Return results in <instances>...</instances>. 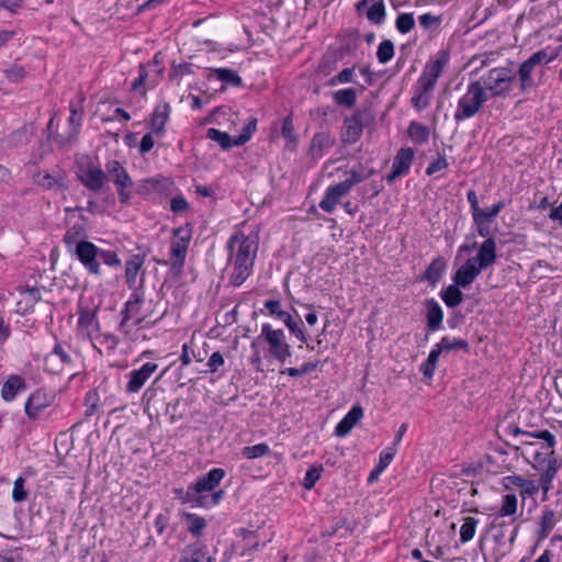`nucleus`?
<instances>
[{
  "label": "nucleus",
  "instance_id": "4d7b16f0",
  "mask_svg": "<svg viewBox=\"0 0 562 562\" xmlns=\"http://www.w3.org/2000/svg\"><path fill=\"white\" fill-rule=\"evenodd\" d=\"M437 80V78L428 75V72L423 71V74L420 75L416 82V91H422L424 93L429 94V92L434 90Z\"/></svg>",
  "mask_w": 562,
  "mask_h": 562
},
{
  "label": "nucleus",
  "instance_id": "72a5a7b5",
  "mask_svg": "<svg viewBox=\"0 0 562 562\" xmlns=\"http://www.w3.org/2000/svg\"><path fill=\"white\" fill-rule=\"evenodd\" d=\"M172 233H173L175 239L171 241V247L172 248H181V249L188 251L189 244H190L191 236H192V231L189 227V225H187L186 227H182V226L177 227L173 229Z\"/></svg>",
  "mask_w": 562,
  "mask_h": 562
},
{
  "label": "nucleus",
  "instance_id": "dca6fc26",
  "mask_svg": "<svg viewBox=\"0 0 562 562\" xmlns=\"http://www.w3.org/2000/svg\"><path fill=\"white\" fill-rule=\"evenodd\" d=\"M35 127L32 123L23 124L18 130L10 133L4 139L3 143L9 148H16L29 144L34 136Z\"/></svg>",
  "mask_w": 562,
  "mask_h": 562
},
{
  "label": "nucleus",
  "instance_id": "a19ab883",
  "mask_svg": "<svg viewBox=\"0 0 562 562\" xmlns=\"http://www.w3.org/2000/svg\"><path fill=\"white\" fill-rule=\"evenodd\" d=\"M386 16L385 4L383 0H379L374 2L367 10V19L373 24L380 25L384 22Z\"/></svg>",
  "mask_w": 562,
  "mask_h": 562
},
{
  "label": "nucleus",
  "instance_id": "5fc2aeb1",
  "mask_svg": "<svg viewBox=\"0 0 562 562\" xmlns=\"http://www.w3.org/2000/svg\"><path fill=\"white\" fill-rule=\"evenodd\" d=\"M506 202L504 200L498 201L497 203L493 204L490 209L483 210L479 212V214H473V216H477L480 218H483L484 221L493 222L501 211L505 209Z\"/></svg>",
  "mask_w": 562,
  "mask_h": 562
},
{
  "label": "nucleus",
  "instance_id": "3c124183",
  "mask_svg": "<svg viewBox=\"0 0 562 562\" xmlns=\"http://www.w3.org/2000/svg\"><path fill=\"white\" fill-rule=\"evenodd\" d=\"M270 453V447L265 443H257L254 446H246L241 450V454L247 459H256Z\"/></svg>",
  "mask_w": 562,
  "mask_h": 562
},
{
  "label": "nucleus",
  "instance_id": "aec40b11",
  "mask_svg": "<svg viewBox=\"0 0 562 562\" xmlns=\"http://www.w3.org/2000/svg\"><path fill=\"white\" fill-rule=\"evenodd\" d=\"M542 461L547 462V468L541 473L539 483L543 492L547 493L552 486V481L561 467V462L557 459L554 451H551Z\"/></svg>",
  "mask_w": 562,
  "mask_h": 562
},
{
  "label": "nucleus",
  "instance_id": "ddd939ff",
  "mask_svg": "<svg viewBox=\"0 0 562 562\" xmlns=\"http://www.w3.org/2000/svg\"><path fill=\"white\" fill-rule=\"evenodd\" d=\"M139 252L133 254L125 262V280L126 284L131 290H135L138 272L143 269L146 260L147 252L142 250V247L137 248Z\"/></svg>",
  "mask_w": 562,
  "mask_h": 562
},
{
  "label": "nucleus",
  "instance_id": "13d9d810",
  "mask_svg": "<svg viewBox=\"0 0 562 562\" xmlns=\"http://www.w3.org/2000/svg\"><path fill=\"white\" fill-rule=\"evenodd\" d=\"M187 252V250H183L181 248L170 247V265L173 270L181 271L183 269Z\"/></svg>",
  "mask_w": 562,
  "mask_h": 562
},
{
  "label": "nucleus",
  "instance_id": "de8ad7c7",
  "mask_svg": "<svg viewBox=\"0 0 562 562\" xmlns=\"http://www.w3.org/2000/svg\"><path fill=\"white\" fill-rule=\"evenodd\" d=\"M318 364H319V361L304 362L300 368H293V367L285 368V369L281 370L280 373L288 374L289 376H292V378H299L304 374L311 373L312 371H315L317 369Z\"/></svg>",
  "mask_w": 562,
  "mask_h": 562
},
{
  "label": "nucleus",
  "instance_id": "cd10ccee",
  "mask_svg": "<svg viewBox=\"0 0 562 562\" xmlns=\"http://www.w3.org/2000/svg\"><path fill=\"white\" fill-rule=\"evenodd\" d=\"M168 180L166 178H146L143 179L137 188L136 193L139 195H148L151 192H160L166 188Z\"/></svg>",
  "mask_w": 562,
  "mask_h": 562
},
{
  "label": "nucleus",
  "instance_id": "b1692460",
  "mask_svg": "<svg viewBox=\"0 0 562 562\" xmlns=\"http://www.w3.org/2000/svg\"><path fill=\"white\" fill-rule=\"evenodd\" d=\"M334 143L335 142L331 139L328 132L316 133L313 136L310 146V155L312 159H321L324 156L325 150L330 148Z\"/></svg>",
  "mask_w": 562,
  "mask_h": 562
},
{
  "label": "nucleus",
  "instance_id": "603ef678",
  "mask_svg": "<svg viewBox=\"0 0 562 562\" xmlns=\"http://www.w3.org/2000/svg\"><path fill=\"white\" fill-rule=\"evenodd\" d=\"M415 26V19L413 13H400L395 21V27L396 30L402 33L406 34L411 32Z\"/></svg>",
  "mask_w": 562,
  "mask_h": 562
},
{
  "label": "nucleus",
  "instance_id": "a211bd4d",
  "mask_svg": "<svg viewBox=\"0 0 562 562\" xmlns=\"http://www.w3.org/2000/svg\"><path fill=\"white\" fill-rule=\"evenodd\" d=\"M170 105L165 102L158 104L150 115L149 127L151 133L156 135H162L165 133V126L169 120Z\"/></svg>",
  "mask_w": 562,
  "mask_h": 562
},
{
  "label": "nucleus",
  "instance_id": "f704fd0d",
  "mask_svg": "<svg viewBox=\"0 0 562 562\" xmlns=\"http://www.w3.org/2000/svg\"><path fill=\"white\" fill-rule=\"evenodd\" d=\"M172 233H173L175 239L171 241V247L172 248H181V249L188 251L189 244H190L191 236H192V231L189 227V225H187L186 227H182V226L177 227L173 229Z\"/></svg>",
  "mask_w": 562,
  "mask_h": 562
},
{
  "label": "nucleus",
  "instance_id": "7c9ffc66",
  "mask_svg": "<svg viewBox=\"0 0 562 562\" xmlns=\"http://www.w3.org/2000/svg\"><path fill=\"white\" fill-rule=\"evenodd\" d=\"M233 271L229 276V284L240 286L252 273L254 267L240 263H232Z\"/></svg>",
  "mask_w": 562,
  "mask_h": 562
},
{
  "label": "nucleus",
  "instance_id": "7ed1b4c3",
  "mask_svg": "<svg viewBox=\"0 0 562 562\" xmlns=\"http://www.w3.org/2000/svg\"><path fill=\"white\" fill-rule=\"evenodd\" d=\"M228 251V262L240 263L254 267L258 244L243 232L233 234L226 245Z\"/></svg>",
  "mask_w": 562,
  "mask_h": 562
},
{
  "label": "nucleus",
  "instance_id": "0e129e2a",
  "mask_svg": "<svg viewBox=\"0 0 562 562\" xmlns=\"http://www.w3.org/2000/svg\"><path fill=\"white\" fill-rule=\"evenodd\" d=\"M397 452V448L395 447H387L385 450H383L381 453H380V457H379V462H378V471H384L389 464L392 462V460L394 459L395 454Z\"/></svg>",
  "mask_w": 562,
  "mask_h": 562
},
{
  "label": "nucleus",
  "instance_id": "393cba45",
  "mask_svg": "<svg viewBox=\"0 0 562 562\" xmlns=\"http://www.w3.org/2000/svg\"><path fill=\"white\" fill-rule=\"evenodd\" d=\"M18 291L20 294L25 296L24 301L18 302V311L22 308V314L32 311L34 305L42 300L41 288L24 285L19 286Z\"/></svg>",
  "mask_w": 562,
  "mask_h": 562
},
{
  "label": "nucleus",
  "instance_id": "680f3d73",
  "mask_svg": "<svg viewBox=\"0 0 562 562\" xmlns=\"http://www.w3.org/2000/svg\"><path fill=\"white\" fill-rule=\"evenodd\" d=\"M69 109H70V116L68 119V122L74 128L72 133L75 135H77L79 133V126L81 124L83 111H82V108L78 106L77 104H75L72 102H70Z\"/></svg>",
  "mask_w": 562,
  "mask_h": 562
},
{
  "label": "nucleus",
  "instance_id": "09e8293b",
  "mask_svg": "<svg viewBox=\"0 0 562 562\" xmlns=\"http://www.w3.org/2000/svg\"><path fill=\"white\" fill-rule=\"evenodd\" d=\"M477 519L473 517L464 518V521L460 528V541L462 543L469 542L475 535Z\"/></svg>",
  "mask_w": 562,
  "mask_h": 562
},
{
  "label": "nucleus",
  "instance_id": "f257e3e1",
  "mask_svg": "<svg viewBox=\"0 0 562 562\" xmlns=\"http://www.w3.org/2000/svg\"><path fill=\"white\" fill-rule=\"evenodd\" d=\"M82 267L92 276H101V262L110 268H120L121 259L115 250L103 249L94 245L92 241H86L78 245L71 254Z\"/></svg>",
  "mask_w": 562,
  "mask_h": 562
},
{
  "label": "nucleus",
  "instance_id": "6e6d98bb",
  "mask_svg": "<svg viewBox=\"0 0 562 562\" xmlns=\"http://www.w3.org/2000/svg\"><path fill=\"white\" fill-rule=\"evenodd\" d=\"M211 557H207L205 548H194L183 554L180 562H211Z\"/></svg>",
  "mask_w": 562,
  "mask_h": 562
},
{
  "label": "nucleus",
  "instance_id": "8fccbe9b",
  "mask_svg": "<svg viewBox=\"0 0 562 562\" xmlns=\"http://www.w3.org/2000/svg\"><path fill=\"white\" fill-rule=\"evenodd\" d=\"M394 56V44L391 40H383L376 50V58L380 64L389 63Z\"/></svg>",
  "mask_w": 562,
  "mask_h": 562
},
{
  "label": "nucleus",
  "instance_id": "2eb2a0df",
  "mask_svg": "<svg viewBox=\"0 0 562 562\" xmlns=\"http://www.w3.org/2000/svg\"><path fill=\"white\" fill-rule=\"evenodd\" d=\"M482 272L480 267L469 258L452 276V281L467 289Z\"/></svg>",
  "mask_w": 562,
  "mask_h": 562
},
{
  "label": "nucleus",
  "instance_id": "20e7f679",
  "mask_svg": "<svg viewBox=\"0 0 562 562\" xmlns=\"http://www.w3.org/2000/svg\"><path fill=\"white\" fill-rule=\"evenodd\" d=\"M373 121L369 109H356L350 116L342 122L340 140L345 145L356 144L362 136L363 128Z\"/></svg>",
  "mask_w": 562,
  "mask_h": 562
},
{
  "label": "nucleus",
  "instance_id": "58836bf2",
  "mask_svg": "<svg viewBox=\"0 0 562 562\" xmlns=\"http://www.w3.org/2000/svg\"><path fill=\"white\" fill-rule=\"evenodd\" d=\"M115 187L120 203L123 205L130 204L132 199V190L134 188L132 178L128 176L126 180H120L115 183Z\"/></svg>",
  "mask_w": 562,
  "mask_h": 562
},
{
  "label": "nucleus",
  "instance_id": "c85d7f7f",
  "mask_svg": "<svg viewBox=\"0 0 562 562\" xmlns=\"http://www.w3.org/2000/svg\"><path fill=\"white\" fill-rule=\"evenodd\" d=\"M429 127L419 122L412 121L408 125L407 135L415 145L426 144L429 139Z\"/></svg>",
  "mask_w": 562,
  "mask_h": 562
},
{
  "label": "nucleus",
  "instance_id": "a878e982",
  "mask_svg": "<svg viewBox=\"0 0 562 562\" xmlns=\"http://www.w3.org/2000/svg\"><path fill=\"white\" fill-rule=\"evenodd\" d=\"M461 289H463L461 285L453 282L440 291V297L447 307L456 308L463 302L464 295Z\"/></svg>",
  "mask_w": 562,
  "mask_h": 562
},
{
  "label": "nucleus",
  "instance_id": "37998d69",
  "mask_svg": "<svg viewBox=\"0 0 562 562\" xmlns=\"http://www.w3.org/2000/svg\"><path fill=\"white\" fill-rule=\"evenodd\" d=\"M258 120L256 117H250L248 122L243 126L239 135L235 137V146H243L247 142H249L252 137V134L257 130Z\"/></svg>",
  "mask_w": 562,
  "mask_h": 562
},
{
  "label": "nucleus",
  "instance_id": "bf43d9fd",
  "mask_svg": "<svg viewBox=\"0 0 562 562\" xmlns=\"http://www.w3.org/2000/svg\"><path fill=\"white\" fill-rule=\"evenodd\" d=\"M323 467H311L303 479V486L305 490H312L316 482L321 479Z\"/></svg>",
  "mask_w": 562,
  "mask_h": 562
},
{
  "label": "nucleus",
  "instance_id": "423d86ee",
  "mask_svg": "<svg viewBox=\"0 0 562 562\" xmlns=\"http://www.w3.org/2000/svg\"><path fill=\"white\" fill-rule=\"evenodd\" d=\"M261 337L269 345V353L273 359L284 362L291 357V346L285 341L283 329H274L270 324L265 323L261 326Z\"/></svg>",
  "mask_w": 562,
  "mask_h": 562
},
{
  "label": "nucleus",
  "instance_id": "4be33fe9",
  "mask_svg": "<svg viewBox=\"0 0 562 562\" xmlns=\"http://www.w3.org/2000/svg\"><path fill=\"white\" fill-rule=\"evenodd\" d=\"M26 389L24 378L18 374H11L4 381L1 387V397L5 402H12L16 395Z\"/></svg>",
  "mask_w": 562,
  "mask_h": 562
},
{
  "label": "nucleus",
  "instance_id": "69168bd1",
  "mask_svg": "<svg viewBox=\"0 0 562 562\" xmlns=\"http://www.w3.org/2000/svg\"><path fill=\"white\" fill-rule=\"evenodd\" d=\"M353 81V68H344L336 76L328 80V85L334 87L338 83H348Z\"/></svg>",
  "mask_w": 562,
  "mask_h": 562
},
{
  "label": "nucleus",
  "instance_id": "2f4dec72",
  "mask_svg": "<svg viewBox=\"0 0 562 562\" xmlns=\"http://www.w3.org/2000/svg\"><path fill=\"white\" fill-rule=\"evenodd\" d=\"M555 524V513L554 510L546 507L542 512V515L540 517L539 521V530H538V537L539 539H546L551 530L553 529Z\"/></svg>",
  "mask_w": 562,
  "mask_h": 562
},
{
  "label": "nucleus",
  "instance_id": "338daca9",
  "mask_svg": "<svg viewBox=\"0 0 562 562\" xmlns=\"http://www.w3.org/2000/svg\"><path fill=\"white\" fill-rule=\"evenodd\" d=\"M192 72V64L190 63H181L179 65L173 64L169 71V79L176 80L178 78H182L184 75Z\"/></svg>",
  "mask_w": 562,
  "mask_h": 562
},
{
  "label": "nucleus",
  "instance_id": "79ce46f5",
  "mask_svg": "<svg viewBox=\"0 0 562 562\" xmlns=\"http://www.w3.org/2000/svg\"><path fill=\"white\" fill-rule=\"evenodd\" d=\"M64 176H53L50 173H45L38 181L37 184L43 187L46 190H66L67 186L64 182Z\"/></svg>",
  "mask_w": 562,
  "mask_h": 562
},
{
  "label": "nucleus",
  "instance_id": "473e14b6",
  "mask_svg": "<svg viewBox=\"0 0 562 562\" xmlns=\"http://www.w3.org/2000/svg\"><path fill=\"white\" fill-rule=\"evenodd\" d=\"M104 172L106 173V180L110 178L114 184L120 180H126L130 176L122 164L115 159L109 160L105 164Z\"/></svg>",
  "mask_w": 562,
  "mask_h": 562
},
{
  "label": "nucleus",
  "instance_id": "f03ea898",
  "mask_svg": "<svg viewBox=\"0 0 562 562\" xmlns=\"http://www.w3.org/2000/svg\"><path fill=\"white\" fill-rule=\"evenodd\" d=\"M490 100V94L481 81H472L468 86V91L462 95L453 114L456 122H461L477 114L485 102Z\"/></svg>",
  "mask_w": 562,
  "mask_h": 562
},
{
  "label": "nucleus",
  "instance_id": "6e6552de",
  "mask_svg": "<svg viewBox=\"0 0 562 562\" xmlns=\"http://www.w3.org/2000/svg\"><path fill=\"white\" fill-rule=\"evenodd\" d=\"M414 156L415 151L412 147L401 148L393 159L390 173L385 176L386 181L389 183H393L398 178L408 175L414 160Z\"/></svg>",
  "mask_w": 562,
  "mask_h": 562
},
{
  "label": "nucleus",
  "instance_id": "9d476101",
  "mask_svg": "<svg viewBox=\"0 0 562 562\" xmlns=\"http://www.w3.org/2000/svg\"><path fill=\"white\" fill-rule=\"evenodd\" d=\"M79 180L90 191L99 192L106 181V173L90 161L85 168H81Z\"/></svg>",
  "mask_w": 562,
  "mask_h": 562
},
{
  "label": "nucleus",
  "instance_id": "864d4df0",
  "mask_svg": "<svg viewBox=\"0 0 562 562\" xmlns=\"http://www.w3.org/2000/svg\"><path fill=\"white\" fill-rule=\"evenodd\" d=\"M418 22L420 26L424 27L425 30L434 32L439 30L442 22V16L435 15L431 13H424L419 15Z\"/></svg>",
  "mask_w": 562,
  "mask_h": 562
},
{
  "label": "nucleus",
  "instance_id": "c03bdc74",
  "mask_svg": "<svg viewBox=\"0 0 562 562\" xmlns=\"http://www.w3.org/2000/svg\"><path fill=\"white\" fill-rule=\"evenodd\" d=\"M186 518L189 522L188 530L194 537H200L206 527V520L195 514L186 513Z\"/></svg>",
  "mask_w": 562,
  "mask_h": 562
},
{
  "label": "nucleus",
  "instance_id": "0eeeda50",
  "mask_svg": "<svg viewBox=\"0 0 562 562\" xmlns=\"http://www.w3.org/2000/svg\"><path fill=\"white\" fill-rule=\"evenodd\" d=\"M55 394L43 389L35 390L25 402V414L30 420H36L41 413L53 405Z\"/></svg>",
  "mask_w": 562,
  "mask_h": 562
},
{
  "label": "nucleus",
  "instance_id": "052dcab7",
  "mask_svg": "<svg viewBox=\"0 0 562 562\" xmlns=\"http://www.w3.org/2000/svg\"><path fill=\"white\" fill-rule=\"evenodd\" d=\"M25 482L26 481L23 476H19L13 483L12 499L15 503H22L27 498L29 493L24 488Z\"/></svg>",
  "mask_w": 562,
  "mask_h": 562
},
{
  "label": "nucleus",
  "instance_id": "49530a36",
  "mask_svg": "<svg viewBox=\"0 0 562 562\" xmlns=\"http://www.w3.org/2000/svg\"><path fill=\"white\" fill-rule=\"evenodd\" d=\"M517 512V497L515 494H506L503 496L502 507L496 516L499 517L512 516Z\"/></svg>",
  "mask_w": 562,
  "mask_h": 562
},
{
  "label": "nucleus",
  "instance_id": "774afa93",
  "mask_svg": "<svg viewBox=\"0 0 562 562\" xmlns=\"http://www.w3.org/2000/svg\"><path fill=\"white\" fill-rule=\"evenodd\" d=\"M555 58V55L549 56L546 49H540L533 53L528 59H526L531 66L536 67L542 63L549 64Z\"/></svg>",
  "mask_w": 562,
  "mask_h": 562
},
{
  "label": "nucleus",
  "instance_id": "4c0bfd02",
  "mask_svg": "<svg viewBox=\"0 0 562 562\" xmlns=\"http://www.w3.org/2000/svg\"><path fill=\"white\" fill-rule=\"evenodd\" d=\"M213 71L215 72L217 79L226 85H231L237 88L243 86L241 77L237 74V71L231 68H215Z\"/></svg>",
  "mask_w": 562,
  "mask_h": 562
},
{
  "label": "nucleus",
  "instance_id": "39448f33",
  "mask_svg": "<svg viewBox=\"0 0 562 562\" xmlns=\"http://www.w3.org/2000/svg\"><path fill=\"white\" fill-rule=\"evenodd\" d=\"M515 77L507 67L491 69L486 76L481 77L479 81L486 89L490 99L494 97H506L512 91V83Z\"/></svg>",
  "mask_w": 562,
  "mask_h": 562
},
{
  "label": "nucleus",
  "instance_id": "f3484780",
  "mask_svg": "<svg viewBox=\"0 0 562 562\" xmlns=\"http://www.w3.org/2000/svg\"><path fill=\"white\" fill-rule=\"evenodd\" d=\"M87 236V231L83 224L76 223L69 227L63 237L67 251L71 255L79 244L88 241Z\"/></svg>",
  "mask_w": 562,
  "mask_h": 562
},
{
  "label": "nucleus",
  "instance_id": "e2e57ef3",
  "mask_svg": "<svg viewBox=\"0 0 562 562\" xmlns=\"http://www.w3.org/2000/svg\"><path fill=\"white\" fill-rule=\"evenodd\" d=\"M347 173L350 176L348 179L344 180L347 186L352 189L353 186L362 182L366 180L364 178V168L361 164H359L357 167H353Z\"/></svg>",
  "mask_w": 562,
  "mask_h": 562
},
{
  "label": "nucleus",
  "instance_id": "bb28decb",
  "mask_svg": "<svg viewBox=\"0 0 562 562\" xmlns=\"http://www.w3.org/2000/svg\"><path fill=\"white\" fill-rule=\"evenodd\" d=\"M449 60L450 52L448 49H440L437 52L435 60L425 66L424 71L438 79Z\"/></svg>",
  "mask_w": 562,
  "mask_h": 562
},
{
  "label": "nucleus",
  "instance_id": "c9c22d12",
  "mask_svg": "<svg viewBox=\"0 0 562 562\" xmlns=\"http://www.w3.org/2000/svg\"><path fill=\"white\" fill-rule=\"evenodd\" d=\"M172 233H173L175 239L171 241V247L172 248H181V249L188 251L189 244H190L191 236H192V231L189 227V225H187L186 227H182V226L177 227L173 229Z\"/></svg>",
  "mask_w": 562,
  "mask_h": 562
},
{
  "label": "nucleus",
  "instance_id": "4468645a",
  "mask_svg": "<svg viewBox=\"0 0 562 562\" xmlns=\"http://www.w3.org/2000/svg\"><path fill=\"white\" fill-rule=\"evenodd\" d=\"M426 307V328L428 333H435L442 328L443 310L434 299H426L424 302Z\"/></svg>",
  "mask_w": 562,
  "mask_h": 562
},
{
  "label": "nucleus",
  "instance_id": "1a4fd4ad",
  "mask_svg": "<svg viewBox=\"0 0 562 562\" xmlns=\"http://www.w3.org/2000/svg\"><path fill=\"white\" fill-rule=\"evenodd\" d=\"M157 368L156 362H146L139 369L132 370L126 375L128 381L125 385V392L128 394L138 393Z\"/></svg>",
  "mask_w": 562,
  "mask_h": 562
},
{
  "label": "nucleus",
  "instance_id": "9b49d317",
  "mask_svg": "<svg viewBox=\"0 0 562 562\" xmlns=\"http://www.w3.org/2000/svg\"><path fill=\"white\" fill-rule=\"evenodd\" d=\"M144 278H142L138 288L133 290V293L131 294L128 301L124 304V307L121 312L122 321L119 326L121 330H125L127 322L139 313L140 305L144 303Z\"/></svg>",
  "mask_w": 562,
  "mask_h": 562
},
{
  "label": "nucleus",
  "instance_id": "f8f14e48",
  "mask_svg": "<svg viewBox=\"0 0 562 562\" xmlns=\"http://www.w3.org/2000/svg\"><path fill=\"white\" fill-rule=\"evenodd\" d=\"M496 249L495 239L493 237H488L481 244L476 256L471 257L470 259L483 271L495 263L497 258Z\"/></svg>",
  "mask_w": 562,
  "mask_h": 562
},
{
  "label": "nucleus",
  "instance_id": "5701e85b",
  "mask_svg": "<svg viewBox=\"0 0 562 562\" xmlns=\"http://www.w3.org/2000/svg\"><path fill=\"white\" fill-rule=\"evenodd\" d=\"M445 270L446 261L441 256H438L432 259L424 273L418 277V281H427L429 285L435 286L440 281Z\"/></svg>",
  "mask_w": 562,
  "mask_h": 562
},
{
  "label": "nucleus",
  "instance_id": "c756f323",
  "mask_svg": "<svg viewBox=\"0 0 562 562\" xmlns=\"http://www.w3.org/2000/svg\"><path fill=\"white\" fill-rule=\"evenodd\" d=\"M336 105L352 109L357 103V91L353 88H345L333 92Z\"/></svg>",
  "mask_w": 562,
  "mask_h": 562
},
{
  "label": "nucleus",
  "instance_id": "a18cd8bd",
  "mask_svg": "<svg viewBox=\"0 0 562 562\" xmlns=\"http://www.w3.org/2000/svg\"><path fill=\"white\" fill-rule=\"evenodd\" d=\"M533 66H531L527 60H525L518 69V76L520 80V89L526 91L527 89L533 86V80L531 74L533 71Z\"/></svg>",
  "mask_w": 562,
  "mask_h": 562
},
{
  "label": "nucleus",
  "instance_id": "6ab92c4d",
  "mask_svg": "<svg viewBox=\"0 0 562 562\" xmlns=\"http://www.w3.org/2000/svg\"><path fill=\"white\" fill-rule=\"evenodd\" d=\"M224 476L225 471L223 469L214 468L196 480L194 483L195 491L201 493L213 492L215 487L220 485Z\"/></svg>",
  "mask_w": 562,
  "mask_h": 562
},
{
  "label": "nucleus",
  "instance_id": "412c9836",
  "mask_svg": "<svg viewBox=\"0 0 562 562\" xmlns=\"http://www.w3.org/2000/svg\"><path fill=\"white\" fill-rule=\"evenodd\" d=\"M78 329L86 333L89 337L91 331L99 330L100 324L98 319V308L90 310L89 307H80L78 311Z\"/></svg>",
  "mask_w": 562,
  "mask_h": 562
},
{
  "label": "nucleus",
  "instance_id": "ea45409f",
  "mask_svg": "<svg viewBox=\"0 0 562 562\" xmlns=\"http://www.w3.org/2000/svg\"><path fill=\"white\" fill-rule=\"evenodd\" d=\"M443 351H454V350H462L464 351L465 353H469L471 351V347H470V344L468 342V340L465 339H462V338H453L452 340L445 336L441 338V340L439 341Z\"/></svg>",
  "mask_w": 562,
  "mask_h": 562
},
{
  "label": "nucleus",
  "instance_id": "e433bc0d",
  "mask_svg": "<svg viewBox=\"0 0 562 562\" xmlns=\"http://www.w3.org/2000/svg\"><path fill=\"white\" fill-rule=\"evenodd\" d=\"M206 136L211 140L218 143L222 149L224 150H228L235 146V138H232L228 133L222 132L217 128H209L206 132Z\"/></svg>",
  "mask_w": 562,
  "mask_h": 562
}]
</instances>
